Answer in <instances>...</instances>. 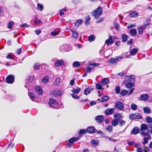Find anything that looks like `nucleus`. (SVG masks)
<instances>
[{
  "mask_svg": "<svg viewBox=\"0 0 152 152\" xmlns=\"http://www.w3.org/2000/svg\"><path fill=\"white\" fill-rule=\"evenodd\" d=\"M122 42H126V41L129 37L128 36L124 34L122 35Z\"/></svg>",
  "mask_w": 152,
  "mask_h": 152,
  "instance_id": "36",
  "label": "nucleus"
},
{
  "mask_svg": "<svg viewBox=\"0 0 152 152\" xmlns=\"http://www.w3.org/2000/svg\"><path fill=\"white\" fill-rule=\"evenodd\" d=\"M117 61V59L116 58H111L109 61V62L111 64L115 63Z\"/></svg>",
  "mask_w": 152,
  "mask_h": 152,
  "instance_id": "45",
  "label": "nucleus"
},
{
  "mask_svg": "<svg viewBox=\"0 0 152 152\" xmlns=\"http://www.w3.org/2000/svg\"><path fill=\"white\" fill-rule=\"evenodd\" d=\"M78 140V138L76 137L71 138L68 140V143L67 144V146L69 148H71L73 145L74 142H76Z\"/></svg>",
  "mask_w": 152,
  "mask_h": 152,
  "instance_id": "5",
  "label": "nucleus"
},
{
  "mask_svg": "<svg viewBox=\"0 0 152 152\" xmlns=\"http://www.w3.org/2000/svg\"><path fill=\"white\" fill-rule=\"evenodd\" d=\"M149 96L147 94H142L140 97V99L143 101H146L148 99Z\"/></svg>",
  "mask_w": 152,
  "mask_h": 152,
  "instance_id": "15",
  "label": "nucleus"
},
{
  "mask_svg": "<svg viewBox=\"0 0 152 152\" xmlns=\"http://www.w3.org/2000/svg\"><path fill=\"white\" fill-rule=\"evenodd\" d=\"M67 46L66 45H64L61 47V49L64 50L65 51H68V50H67L66 48Z\"/></svg>",
  "mask_w": 152,
  "mask_h": 152,
  "instance_id": "54",
  "label": "nucleus"
},
{
  "mask_svg": "<svg viewBox=\"0 0 152 152\" xmlns=\"http://www.w3.org/2000/svg\"><path fill=\"white\" fill-rule=\"evenodd\" d=\"M113 117L116 119H117L118 120H120L123 118L121 114L119 113L114 115Z\"/></svg>",
  "mask_w": 152,
  "mask_h": 152,
  "instance_id": "24",
  "label": "nucleus"
},
{
  "mask_svg": "<svg viewBox=\"0 0 152 152\" xmlns=\"http://www.w3.org/2000/svg\"><path fill=\"white\" fill-rule=\"evenodd\" d=\"M130 107L133 110H136L137 108V105L134 103L131 104Z\"/></svg>",
  "mask_w": 152,
  "mask_h": 152,
  "instance_id": "42",
  "label": "nucleus"
},
{
  "mask_svg": "<svg viewBox=\"0 0 152 152\" xmlns=\"http://www.w3.org/2000/svg\"><path fill=\"white\" fill-rule=\"evenodd\" d=\"M114 110L113 108L108 109L105 111L104 113L106 115H108L112 114Z\"/></svg>",
  "mask_w": 152,
  "mask_h": 152,
  "instance_id": "18",
  "label": "nucleus"
},
{
  "mask_svg": "<svg viewBox=\"0 0 152 152\" xmlns=\"http://www.w3.org/2000/svg\"><path fill=\"white\" fill-rule=\"evenodd\" d=\"M137 152H144L143 149L141 148H138L137 150Z\"/></svg>",
  "mask_w": 152,
  "mask_h": 152,
  "instance_id": "63",
  "label": "nucleus"
},
{
  "mask_svg": "<svg viewBox=\"0 0 152 152\" xmlns=\"http://www.w3.org/2000/svg\"><path fill=\"white\" fill-rule=\"evenodd\" d=\"M73 65L74 66L77 67L79 66L80 64L78 62L75 61L73 63Z\"/></svg>",
  "mask_w": 152,
  "mask_h": 152,
  "instance_id": "55",
  "label": "nucleus"
},
{
  "mask_svg": "<svg viewBox=\"0 0 152 152\" xmlns=\"http://www.w3.org/2000/svg\"><path fill=\"white\" fill-rule=\"evenodd\" d=\"M70 30L72 32V37L76 39L77 38L78 36V32L76 31L73 29H71Z\"/></svg>",
  "mask_w": 152,
  "mask_h": 152,
  "instance_id": "13",
  "label": "nucleus"
},
{
  "mask_svg": "<svg viewBox=\"0 0 152 152\" xmlns=\"http://www.w3.org/2000/svg\"><path fill=\"white\" fill-rule=\"evenodd\" d=\"M80 88L79 87L77 88L76 89L73 88L72 89V92L74 94H77L80 92Z\"/></svg>",
  "mask_w": 152,
  "mask_h": 152,
  "instance_id": "21",
  "label": "nucleus"
},
{
  "mask_svg": "<svg viewBox=\"0 0 152 152\" xmlns=\"http://www.w3.org/2000/svg\"><path fill=\"white\" fill-rule=\"evenodd\" d=\"M87 133L90 134H93L95 132V128L93 126H91L88 127L87 129Z\"/></svg>",
  "mask_w": 152,
  "mask_h": 152,
  "instance_id": "12",
  "label": "nucleus"
},
{
  "mask_svg": "<svg viewBox=\"0 0 152 152\" xmlns=\"http://www.w3.org/2000/svg\"><path fill=\"white\" fill-rule=\"evenodd\" d=\"M60 83V78H57L56 79L55 82L54 83V85L56 86H59Z\"/></svg>",
  "mask_w": 152,
  "mask_h": 152,
  "instance_id": "33",
  "label": "nucleus"
},
{
  "mask_svg": "<svg viewBox=\"0 0 152 152\" xmlns=\"http://www.w3.org/2000/svg\"><path fill=\"white\" fill-rule=\"evenodd\" d=\"M60 31V29H56L52 32L51 33V35L53 36H56V35L59 34Z\"/></svg>",
  "mask_w": 152,
  "mask_h": 152,
  "instance_id": "22",
  "label": "nucleus"
},
{
  "mask_svg": "<svg viewBox=\"0 0 152 152\" xmlns=\"http://www.w3.org/2000/svg\"><path fill=\"white\" fill-rule=\"evenodd\" d=\"M92 68L90 66H88L86 68V70L88 72H91Z\"/></svg>",
  "mask_w": 152,
  "mask_h": 152,
  "instance_id": "57",
  "label": "nucleus"
},
{
  "mask_svg": "<svg viewBox=\"0 0 152 152\" xmlns=\"http://www.w3.org/2000/svg\"><path fill=\"white\" fill-rule=\"evenodd\" d=\"M95 37L92 35L90 36L88 38V40L90 42H92L95 39Z\"/></svg>",
  "mask_w": 152,
  "mask_h": 152,
  "instance_id": "41",
  "label": "nucleus"
},
{
  "mask_svg": "<svg viewBox=\"0 0 152 152\" xmlns=\"http://www.w3.org/2000/svg\"><path fill=\"white\" fill-rule=\"evenodd\" d=\"M115 90L116 93L117 94H118L120 93V88L119 86H116L115 88Z\"/></svg>",
  "mask_w": 152,
  "mask_h": 152,
  "instance_id": "49",
  "label": "nucleus"
},
{
  "mask_svg": "<svg viewBox=\"0 0 152 152\" xmlns=\"http://www.w3.org/2000/svg\"><path fill=\"white\" fill-rule=\"evenodd\" d=\"M73 98L75 99H79V97L76 95H74L73 94H71Z\"/></svg>",
  "mask_w": 152,
  "mask_h": 152,
  "instance_id": "58",
  "label": "nucleus"
},
{
  "mask_svg": "<svg viewBox=\"0 0 152 152\" xmlns=\"http://www.w3.org/2000/svg\"><path fill=\"white\" fill-rule=\"evenodd\" d=\"M126 79H128L129 82L126 83L125 86L128 88H130L134 86V75L126 76L125 77Z\"/></svg>",
  "mask_w": 152,
  "mask_h": 152,
  "instance_id": "1",
  "label": "nucleus"
},
{
  "mask_svg": "<svg viewBox=\"0 0 152 152\" xmlns=\"http://www.w3.org/2000/svg\"><path fill=\"white\" fill-rule=\"evenodd\" d=\"M150 20L149 19H147V20L146 21L145 23V24L144 25H143V26H145V28H146L147 26L149 25L150 24Z\"/></svg>",
  "mask_w": 152,
  "mask_h": 152,
  "instance_id": "53",
  "label": "nucleus"
},
{
  "mask_svg": "<svg viewBox=\"0 0 152 152\" xmlns=\"http://www.w3.org/2000/svg\"><path fill=\"white\" fill-rule=\"evenodd\" d=\"M86 133H87V129L80 130V134H84Z\"/></svg>",
  "mask_w": 152,
  "mask_h": 152,
  "instance_id": "62",
  "label": "nucleus"
},
{
  "mask_svg": "<svg viewBox=\"0 0 152 152\" xmlns=\"http://www.w3.org/2000/svg\"><path fill=\"white\" fill-rule=\"evenodd\" d=\"M119 120L115 119H113L112 122V124L114 126H115L117 125L118 124Z\"/></svg>",
  "mask_w": 152,
  "mask_h": 152,
  "instance_id": "28",
  "label": "nucleus"
},
{
  "mask_svg": "<svg viewBox=\"0 0 152 152\" xmlns=\"http://www.w3.org/2000/svg\"><path fill=\"white\" fill-rule=\"evenodd\" d=\"M109 140L114 142H115L118 141V140H117L113 139L112 137H111L110 138H109Z\"/></svg>",
  "mask_w": 152,
  "mask_h": 152,
  "instance_id": "59",
  "label": "nucleus"
},
{
  "mask_svg": "<svg viewBox=\"0 0 152 152\" xmlns=\"http://www.w3.org/2000/svg\"><path fill=\"white\" fill-rule=\"evenodd\" d=\"M112 52L113 51L111 50L108 49L105 52L104 55H105L106 57H108L110 56Z\"/></svg>",
  "mask_w": 152,
  "mask_h": 152,
  "instance_id": "23",
  "label": "nucleus"
},
{
  "mask_svg": "<svg viewBox=\"0 0 152 152\" xmlns=\"http://www.w3.org/2000/svg\"><path fill=\"white\" fill-rule=\"evenodd\" d=\"M90 89L89 88L85 89L84 91V93L86 95H88L90 92Z\"/></svg>",
  "mask_w": 152,
  "mask_h": 152,
  "instance_id": "43",
  "label": "nucleus"
},
{
  "mask_svg": "<svg viewBox=\"0 0 152 152\" xmlns=\"http://www.w3.org/2000/svg\"><path fill=\"white\" fill-rule=\"evenodd\" d=\"M86 21L85 22V24L86 25H89V23H88V21L90 20V18L89 16H88L86 17Z\"/></svg>",
  "mask_w": 152,
  "mask_h": 152,
  "instance_id": "46",
  "label": "nucleus"
},
{
  "mask_svg": "<svg viewBox=\"0 0 152 152\" xmlns=\"http://www.w3.org/2000/svg\"><path fill=\"white\" fill-rule=\"evenodd\" d=\"M66 10L65 8H64L60 10L59 11V15H62L64 14V12H66Z\"/></svg>",
  "mask_w": 152,
  "mask_h": 152,
  "instance_id": "44",
  "label": "nucleus"
},
{
  "mask_svg": "<svg viewBox=\"0 0 152 152\" xmlns=\"http://www.w3.org/2000/svg\"><path fill=\"white\" fill-rule=\"evenodd\" d=\"M115 106L117 109L121 111H123L124 109V104L121 102H116Z\"/></svg>",
  "mask_w": 152,
  "mask_h": 152,
  "instance_id": "6",
  "label": "nucleus"
},
{
  "mask_svg": "<svg viewBox=\"0 0 152 152\" xmlns=\"http://www.w3.org/2000/svg\"><path fill=\"white\" fill-rule=\"evenodd\" d=\"M102 11V8L99 7L94 10L92 12V15L96 19L98 18L101 15Z\"/></svg>",
  "mask_w": 152,
  "mask_h": 152,
  "instance_id": "3",
  "label": "nucleus"
},
{
  "mask_svg": "<svg viewBox=\"0 0 152 152\" xmlns=\"http://www.w3.org/2000/svg\"><path fill=\"white\" fill-rule=\"evenodd\" d=\"M146 121L148 123H152V118L150 116H148L146 118Z\"/></svg>",
  "mask_w": 152,
  "mask_h": 152,
  "instance_id": "40",
  "label": "nucleus"
},
{
  "mask_svg": "<svg viewBox=\"0 0 152 152\" xmlns=\"http://www.w3.org/2000/svg\"><path fill=\"white\" fill-rule=\"evenodd\" d=\"M128 91L125 90H122L121 92V95L123 96H125L127 93Z\"/></svg>",
  "mask_w": 152,
  "mask_h": 152,
  "instance_id": "50",
  "label": "nucleus"
},
{
  "mask_svg": "<svg viewBox=\"0 0 152 152\" xmlns=\"http://www.w3.org/2000/svg\"><path fill=\"white\" fill-rule=\"evenodd\" d=\"M14 80V77L11 75L8 76L6 79V82L9 83H12Z\"/></svg>",
  "mask_w": 152,
  "mask_h": 152,
  "instance_id": "8",
  "label": "nucleus"
},
{
  "mask_svg": "<svg viewBox=\"0 0 152 152\" xmlns=\"http://www.w3.org/2000/svg\"><path fill=\"white\" fill-rule=\"evenodd\" d=\"M35 90L36 92L39 94L41 95L43 93V91L41 88L38 86L35 87Z\"/></svg>",
  "mask_w": 152,
  "mask_h": 152,
  "instance_id": "14",
  "label": "nucleus"
},
{
  "mask_svg": "<svg viewBox=\"0 0 152 152\" xmlns=\"http://www.w3.org/2000/svg\"><path fill=\"white\" fill-rule=\"evenodd\" d=\"M64 64V62L62 60H58L55 63V65L57 67H58Z\"/></svg>",
  "mask_w": 152,
  "mask_h": 152,
  "instance_id": "20",
  "label": "nucleus"
},
{
  "mask_svg": "<svg viewBox=\"0 0 152 152\" xmlns=\"http://www.w3.org/2000/svg\"><path fill=\"white\" fill-rule=\"evenodd\" d=\"M139 132V129L137 127H134L131 132V134H136L138 133Z\"/></svg>",
  "mask_w": 152,
  "mask_h": 152,
  "instance_id": "17",
  "label": "nucleus"
},
{
  "mask_svg": "<svg viewBox=\"0 0 152 152\" xmlns=\"http://www.w3.org/2000/svg\"><path fill=\"white\" fill-rule=\"evenodd\" d=\"M83 22V21L82 20H77L75 23V25L76 26H78L79 25H81Z\"/></svg>",
  "mask_w": 152,
  "mask_h": 152,
  "instance_id": "39",
  "label": "nucleus"
},
{
  "mask_svg": "<svg viewBox=\"0 0 152 152\" xmlns=\"http://www.w3.org/2000/svg\"><path fill=\"white\" fill-rule=\"evenodd\" d=\"M96 88L98 89H101L102 88V86L100 83H97L96 84Z\"/></svg>",
  "mask_w": 152,
  "mask_h": 152,
  "instance_id": "48",
  "label": "nucleus"
},
{
  "mask_svg": "<svg viewBox=\"0 0 152 152\" xmlns=\"http://www.w3.org/2000/svg\"><path fill=\"white\" fill-rule=\"evenodd\" d=\"M142 118V116L138 113H135L134 114H132L129 117L130 119L133 120L136 119H141Z\"/></svg>",
  "mask_w": 152,
  "mask_h": 152,
  "instance_id": "7",
  "label": "nucleus"
},
{
  "mask_svg": "<svg viewBox=\"0 0 152 152\" xmlns=\"http://www.w3.org/2000/svg\"><path fill=\"white\" fill-rule=\"evenodd\" d=\"M144 112L145 113H151L150 108L149 107H146L143 108Z\"/></svg>",
  "mask_w": 152,
  "mask_h": 152,
  "instance_id": "25",
  "label": "nucleus"
},
{
  "mask_svg": "<svg viewBox=\"0 0 152 152\" xmlns=\"http://www.w3.org/2000/svg\"><path fill=\"white\" fill-rule=\"evenodd\" d=\"M37 7L38 9L41 11H42L43 9V6L42 5L38 4L37 5Z\"/></svg>",
  "mask_w": 152,
  "mask_h": 152,
  "instance_id": "47",
  "label": "nucleus"
},
{
  "mask_svg": "<svg viewBox=\"0 0 152 152\" xmlns=\"http://www.w3.org/2000/svg\"><path fill=\"white\" fill-rule=\"evenodd\" d=\"M109 99V96H105L102 97L101 99V102H103L108 100Z\"/></svg>",
  "mask_w": 152,
  "mask_h": 152,
  "instance_id": "34",
  "label": "nucleus"
},
{
  "mask_svg": "<svg viewBox=\"0 0 152 152\" xmlns=\"http://www.w3.org/2000/svg\"><path fill=\"white\" fill-rule=\"evenodd\" d=\"M138 49L137 48H134L130 52V54L132 55H133L136 54L138 51Z\"/></svg>",
  "mask_w": 152,
  "mask_h": 152,
  "instance_id": "37",
  "label": "nucleus"
},
{
  "mask_svg": "<svg viewBox=\"0 0 152 152\" xmlns=\"http://www.w3.org/2000/svg\"><path fill=\"white\" fill-rule=\"evenodd\" d=\"M14 24V22L12 21L8 23V28L10 29L12 28V27L13 25Z\"/></svg>",
  "mask_w": 152,
  "mask_h": 152,
  "instance_id": "51",
  "label": "nucleus"
},
{
  "mask_svg": "<svg viewBox=\"0 0 152 152\" xmlns=\"http://www.w3.org/2000/svg\"><path fill=\"white\" fill-rule=\"evenodd\" d=\"M129 33L131 35L134 36L136 35L137 31L135 29H131L130 30Z\"/></svg>",
  "mask_w": 152,
  "mask_h": 152,
  "instance_id": "29",
  "label": "nucleus"
},
{
  "mask_svg": "<svg viewBox=\"0 0 152 152\" xmlns=\"http://www.w3.org/2000/svg\"><path fill=\"white\" fill-rule=\"evenodd\" d=\"M114 42V40L113 39V36L111 35H109L108 39L106 40L105 41V43L107 44V45L112 44Z\"/></svg>",
  "mask_w": 152,
  "mask_h": 152,
  "instance_id": "9",
  "label": "nucleus"
},
{
  "mask_svg": "<svg viewBox=\"0 0 152 152\" xmlns=\"http://www.w3.org/2000/svg\"><path fill=\"white\" fill-rule=\"evenodd\" d=\"M22 50L21 48H20L17 50V54L18 55H19L21 53V51Z\"/></svg>",
  "mask_w": 152,
  "mask_h": 152,
  "instance_id": "64",
  "label": "nucleus"
},
{
  "mask_svg": "<svg viewBox=\"0 0 152 152\" xmlns=\"http://www.w3.org/2000/svg\"><path fill=\"white\" fill-rule=\"evenodd\" d=\"M138 13L136 11H133L130 14L131 17L137 18L138 16Z\"/></svg>",
  "mask_w": 152,
  "mask_h": 152,
  "instance_id": "27",
  "label": "nucleus"
},
{
  "mask_svg": "<svg viewBox=\"0 0 152 152\" xmlns=\"http://www.w3.org/2000/svg\"><path fill=\"white\" fill-rule=\"evenodd\" d=\"M115 26V29L117 31H119L120 30V27L119 24L117 23H115L114 24Z\"/></svg>",
  "mask_w": 152,
  "mask_h": 152,
  "instance_id": "52",
  "label": "nucleus"
},
{
  "mask_svg": "<svg viewBox=\"0 0 152 152\" xmlns=\"http://www.w3.org/2000/svg\"><path fill=\"white\" fill-rule=\"evenodd\" d=\"M109 82V80L107 78H104L102 79L101 83L103 85H105L108 83Z\"/></svg>",
  "mask_w": 152,
  "mask_h": 152,
  "instance_id": "26",
  "label": "nucleus"
},
{
  "mask_svg": "<svg viewBox=\"0 0 152 152\" xmlns=\"http://www.w3.org/2000/svg\"><path fill=\"white\" fill-rule=\"evenodd\" d=\"M28 94L31 98V99L32 100L36 102V101L35 100V97L34 93L32 92H29Z\"/></svg>",
  "mask_w": 152,
  "mask_h": 152,
  "instance_id": "31",
  "label": "nucleus"
},
{
  "mask_svg": "<svg viewBox=\"0 0 152 152\" xmlns=\"http://www.w3.org/2000/svg\"><path fill=\"white\" fill-rule=\"evenodd\" d=\"M34 67L35 69H38L39 67V65L38 63H36L34 65Z\"/></svg>",
  "mask_w": 152,
  "mask_h": 152,
  "instance_id": "56",
  "label": "nucleus"
},
{
  "mask_svg": "<svg viewBox=\"0 0 152 152\" xmlns=\"http://www.w3.org/2000/svg\"><path fill=\"white\" fill-rule=\"evenodd\" d=\"M49 104L50 106L56 109L59 108L57 102L54 99H50Z\"/></svg>",
  "mask_w": 152,
  "mask_h": 152,
  "instance_id": "4",
  "label": "nucleus"
},
{
  "mask_svg": "<svg viewBox=\"0 0 152 152\" xmlns=\"http://www.w3.org/2000/svg\"><path fill=\"white\" fill-rule=\"evenodd\" d=\"M113 127L111 125L108 126L106 129V131L109 132H110L112 131Z\"/></svg>",
  "mask_w": 152,
  "mask_h": 152,
  "instance_id": "35",
  "label": "nucleus"
},
{
  "mask_svg": "<svg viewBox=\"0 0 152 152\" xmlns=\"http://www.w3.org/2000/svg\"><path fill=\"white\" fill-rule=\"evenodd\" d=\"M49 81V77L46 76L43 78L42 80V82L44 83H46L48 82Z\"/></svg>",
  "mask_w": 152,
  "mask_h": 152,
  "instance_id": "38",
  "label": "nucleus"
},
{
  "mask_svg": "<svg viewBox=\"0 0 152 152\" xmlns=\"http://www.w3.org/2000/svg\"><path fill=\"white\" fill-rule=\"evenodd\" d=\"M126 124V121L124 120H121L120 119L118 121V125L121 126L122 127L125 125Z\"/></svg>",
  "mask_w": 152,
  "mask_h": 152,
  "instance_id": "32",
  "label": "nucleus"
},
{
  "mask_svg": "<svg viewBox=\"0 0 152 152\" xmlns=\"http://www.w3.org/2000/svg\"><path fill=\"white\" fill-rule=\"evenodd\" d=\"M134 88H131L129 90V93H128V95H129L130 94H132L133 93V91L134 90Z\"/></svg>",
  "mask_w": 152,
  "mask_h": 152,
  "instance_id": "61",
  "label": "nucleus"
},
{
  "mask_svg": "<svg viewBox=\"0 0 152 152\" xmlns=\"http://www.w3.org/2000/svg\"><path fill=\"white\" fill-rule=\"evenodd\" d=\"M151 134H149L147 136V137H145L143 138L144 141L142 142L143 145H145L148 143V140H151Z\"/></svg>",
  "mask_w": 152,
  "mask_h": 152,
  "instance_id": "10",
  "label": "nucleus"
},
{
  "mask_svg": "<svg viewBox=\"0 0 152 152\" xmlns=\"http://www.w3.org/2000/svg\"><path fill=\"white\" fill-rule=\"evenodd\" d=\"M149 132V130L148 128L147 125L145 124H142L140 129L141 134L143 136H148V135L150 134Z\"/></svg>",
  "mask_w": 152,
  "mask_h": 152,
  "instance_id": "2",
  "label": "nucleus"
},
{
  "mask_svg": "<svg viewBox=\"0 0 152 152\" xmlns=\"http://www.w3.org/2000/svg\"><path fill=\"white\" fill-rule=\"evenodd\" d=\"M52 93L55 96H61L63 94V92L59 91L56 90L53 91L52 92Z\"/></svg>",
  "mask_w": 152,
  "mask_h": 152,
  "instance_id": "19",
  "label": "nucleus"
},
{
  "mask_svg": "<svg viewBox=\"0 0 152 152\" xmlns=\"http://www.w3.org/2000/svg\"><path fill=\"white\" fill-rule=\"evenodd\" d=\"M99 141L96 140H93L91 141V143L92 145H93L95 146H96L98 145Z\"/></svg>",
  "mask_w": 152,
  "mask_h": 152,
  "instance_id": "30",
  "label": "nucleus"
},
{
  "mask_svg": "<svg viewBox=\"0 0 152 152\" xmlns=\"http://www.w3.org/2000/svg\"><path fill=\"white\" fill-rule=\"evenodd\" d=\"M146 28L145 26H140L137 28L138 32L139 34H142L143 31Z\"/></svg>",
  "mask_w": 152,
  "mask_h": 152,
  "instance_id": "11",
  "label": "nucleus"
},
{
  "mask_svg": "<svg viewBox=\"0 0 152 152\" xmlns=\"http://www.w3.org/2000/svg\"><path fill=\"white\" fill-rule=\"evenodd\" d=\"M104 119L103 116L102 115H100L96 117L95 118V120L97 122L100 123L103 121Z\"/></svg>",
  "mask_w": 152,
  "mask_h": 152,
  "instance_id": "16",
  "label": "nucleus"
},
{
  "mask_svg": "<svg viewBox=\"0 0 152 152\" xmlns=\"http://www.w3.org/2000/svg\"><path fill=\"white\" fill-rule=\"evenodd\" d=\"M96 132L99 135L101 136H102L103 133V132L100 130H96Z\"/></svg>",
  "mask_w": 152,
  "mask_h": 152,
  "instance_id": "60",
  "label": "nucleus"
}]
</instances>
